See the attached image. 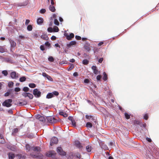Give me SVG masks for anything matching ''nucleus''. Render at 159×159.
Instances as JSON below:
<instances>
[{
    "label": "nucleus",
    "mask_w": 159,
    "mask_h": 159,
    "mask_svg": "<svg viewBox=\"0 0 159 159\" xmlns=\"http://www.w3.org/2000/svg\"><path fill=\"white\" fill-rule=\"evenodd\" d=\"M32 150L34 152L30 153V158H43V156L42 154L39 152L40 151V148L39 147H32Z\"/></svg>",
    "instance_id": "nucleus-1"
},
{
    "label": "nucleus",
    "mask_w": 159,
    "mask_h": 159,
    "mask_svg": "<svg viewBox=\"0 0 159 159\" xmlns=\"http://www.w3.org/2000/svg\"><path fill=\"white\" fill-rule=\"evenodd\" d=\"M56 153L54 151H50L46 154V155L48 157H52V159H59L55 157Z\"/></svg>",
    "instance_id": "nucleus-2"
},
{
    "label": "nucleus",
    "mask_w": 159,
    "mask_h": 159,
    "mask_svg": "<svg viewBox=\"0 0 159 159\" xmlns=\"http://www.w3.org/2000/svg\"><path fill=\"white\" fill-rule=\"evenodd\" d=\"M59 94L58 92L56 91H54L52 93H48L46 96V98H50L54 97V95L55 96H57Z\"/></svg>",
    "instance_id": "nucleus-3"
},
{
    "label": "nucleus",
    "mask_w": 159,
    "mask_h": 159,
    "mask_svg": "<svg viewBox=\"0 0 159 159\" xmlns=\"http://www.w3.org/2000/svg\"><path fill=\"white\" fill-rule=\"evenodd\" d=\"M12 100L11 99H8L5 100L2 103V105L7 107H9L11 106V103Z\"/></svg>",
    "instance_id": "nucleus-4"
},
{
    "label": "nucleus",
    "mask_w": 159,
    "mask_h": 159,
    "mask_svg": "<svg viewBox=\"0 0 159 159\" xmlns=\"http://www.w3.org/2000/svg\"><path fill=\"white\" fill-rule=\"evenodd\" d=\"M47 119L48 122L50 123H53L57 122V120L54 117L52 116L47 117Z\"/></svg>",
    "instance_id": "nucleus-5"
},
{
    "label": "nucleus",
    "mask_w": 159,
    "mask_h": 159,
    "mask_svg": "<svg viewBox=\"0 0 159 159\" xmlns=\"http://www.w3.org/2000/svg\"><path fill=\"white\" fill-rule=\"evenodd\" d=\"M41 92L37 89H35L33 91V94L36 97H39L41 95Z\"/></svg>",
    "instance_id": "nucleus-6"
},
{
    "label": "nucleus",
    "mask_w": 159,
    "mask_h": 159,
    "mask_svg": "<svg viewBox=\"0 0 159 159\" xmlns=\"http://www.w3.org/2000/svg\"><path fill=\"white\" fill-rule=\"evenodd\" d=\"M58 139L56 137H52L51 139L50 145L52 146L54 144H57L58 143Z\"/></svg>",
    "instance_id": "nucleus-7"
},
{
    "label": "nucleus",
    "mask_w": 159,
    "mask_h": 159,
    "mask_svg": "<svg viewBox=\"0 0 159 159\" xmlns=\"http://www.w3.org/2000/svg\"><path fill=\"white\" fill-rule=\"evenodd\" d=\"M57 152L60 155L64 156L66 155V153L63 151L61 147H58L57 148Z\"/></svg>",
    "instance_id": "nucleus-8"
},
{
    "label": "nucleus",
    "mask_w": 159,
    "mask_h": 159,
    "mask_svg": "<svg viewBox=\"0 0 159 159\" xmlns=\"http://www.w3.org/2000/svg\"><path fill=\"white\" fill-rule=\"evenodd\" d=\"M91 68L93 70V72L94 74L97 75L100 73V71H98L96 66H93Z\"/></svg>",
    "instance_id": "nucleus-9"
},
{
    "label": "nucleus",
    "mask_w": 159,
    "mask_h": 159,
    "mask_svg": "<svg viewBox=\"0 0 159 159\" xmlns=\"http://www.w3.org/2000/svg\"><path fill=\"white\" fill-rule=\"evenodd\" d=\"M36 118L39 119L40 121L43 122L45 121V117L39 115H37L36 116Z\"/></svg>",
    "instance_id": "nucleus-10"
},
{
    "label": "nucleus",
    "mask_w": 159,
    "mask_h": 159,
    "mask_svg": "<svg viewBox=\"0 0 159 159\" xmlns=\"http://www.w3.org/2000/svg\"><path fill=\"white\" fill-rule=\"evenodd\" d=\"M11 77L12 79H16L18 78V74H16L15 72H13L11 73Z\"/></svg>",
    "instance_id": "nucleus-11"
},
{
    "label": "nucleus",
    "mask_w": 159,
    "mask_h": 159,
    "mask_svg": "<svg viewBox=\"0 0 159 159\" xmlns=\"http://www.w3.org/2000/svg\"><path fill=\"white\" fill-rule=\"evenodd\" d=\"M65 36L66 37V39L69 40L71 39L74 36V34L73 33H71L69 35H68L67 34H65Z\"/></svg>",
    "instance_id": "nucleus-12"
},
{
    "label": "nucleus",
    "mask_w": 159,
    "mask_h": 159,
    "mask_svg": "<svg viewBox=\"0 0 159 159\" xmlns=\"http://www.w3.org/2000/svg\"><path fill=\"white\" fill-rule=\"evenodd\" d=\"M136 122L137 124L139 125L141 127H145L146 126V124L145 123H142V122L139 121H136Z\"/></svg>",
    "instance_id": "nucleus-13"
},
{
    "label": "nucleus",
    "mask_w": 159,
    "mask_h": 159,
    "mask_svg": "<svg viewBox=\"0 0 159 159\" xmlns=\"http://www.w3.org/2000/svg\"><path fill=\"white\" fill-rule=\"evenodd\" d=\"M5 140L3 138V137L2 134H0V143H5Z\"/></svg>",
    "instance_id": "nucleus-14"
},
{
    "label": "nucleus",
    "mask_w": 159,
    "mask_h": 159,
    "mask_svg": "<svg viewBox=\"0 0 159 159\" xmlns=\"http://www.w3.org/2000/svg\"><path fill=\"white\" fill-rule=\"evenodd\" d=\"M43 22V19L42 18H39L37 20V23L38 24H41Z\"/></svg>",
    "instance_id": "nucleus-15"
},
{
    "label": "nucleus",
    "mask_w": 159,
    "mask_h": 159,
    "mask_svg": "<svg viewBox=\"0 0 159 159\" xmlns=\"http://www.w3.org/2000/svg\"><path fill=\"white\" fill-rule=\"evenodd\" d=\"M9 158V159H13L15 156L12 153H10L8 154Z\"/></svg>",
    "instance_id": "nucleus-16"
},
{
    "label": "nucleus",
    "mask_w": 159,
    "mask_h": 159,
    "mask_svg": "<svg viewBox=\"0 0 159 159\" xmlns=\"http://www.w3.org/2000/svg\"><path fill=\"white\" fill-rule=\"evenodd\" d=\"M60 115L63 116L64 117H66L67 116V114L63 111H60L59 112Z\"/></svg>",
    "instance_id": "nucleus-17"
},
{
    "label": "nucleus",
    "mask_w": 159,
    "mask_h": 159,
    "mask_svg": "<svg viewBox=\"0 0 159 159\" xmlns=\"http://www.w3.org/2000/svg\"><path fill=\"white\" fill-rule=\"evenodd\" d=\"M49 9L52 12H54L55 10V7L52 5H50L49 6Z\"/></svg>",
    "instance_id": "nucleus-18"
},
{
    "label": "nucleus",
    "mask_w": 159,
    "mask_h": 159,
    "mask_svg": "<svg viewBox=\"0 0 159 159\" xmlns=\"http://www.w3.org/2000/svg\"><path fill=\"white\" fill-rule=\"evenodd\" d=\"M10 43H11V46L12 47H15L16 45V42H14L13 41H12V40L11 41H10Z\"/></svg>",
    "instance_id": "nucleus-19"
},
{
    "label": "nucleus",
    "mask_w": 159,
    "mask_h": 159,
    "mask_svg": "<svg viewBox=\"0 0 159 159\" xmlns=\"http://www.w3.org/2000/svg\"><path fill=\"white\" fill-rule=\"evenodd\" d=\"M59 30L58 27L56 26H55L53 28V32H58Z\"/></svg>",
    "instance_id": "nucleus-20"
},
{
    "label": "nucleus",
    "mask_w": 159,
    "mask_h": 159,
    "mask_svg": "<svg viewBox=\"0 0 159 159\" xmlns=\"http://www.w3.org/2000/svg\"><path fill=\"white\" fill-rule=\"evenodd\" d=\"M86 149L88 152H89L91 151L92 148L91 146L88 145L86 146Z\"/></svg>",
    "instance_id": "nucleus-21"
},
{
    "label": "nucleus",
    "mask_w": 159,
    "mask_h": 159,
    "mask_svg": "<svg viewBox=\"0 0 159 159\" xmlns=\"http://www.w3.org/2000/svg\"><path fill=\"white\" fill-rule=\"evenodd\" d=\"M86 126L87 128H91L92 127V124L89 122H88L86 124Z\"/></svg>",
    "instance_id": "nucleus-22"
},
{
    "label": "nucleus",
    "mask_w": 159,
    "mask_h": 159,
    "mask_svg": "<svg viewBox=\"0 0 159 159\" xmlns=\"http://www.w3.org/2000/svg\"><path fill=\"white\" fill-rule=\"evenodd\" d=\"M103 79L104 80L106 81L107 79V75L105 72H104L103 73Z\"/></svg>",
    "instance_id": "nucleus-23"
},
{
    "label": "nucleus",
    "mask_w": 159,
    "mask_h": 159,
    "mask_svg": "<svg viewBox=\"0 0 159 159\" xmlns=\"http://www.w3.org/2000/svg\"><path fill=\"white\" fill-rule=\"evenodd\" d=\"M26 78L25 76H23L20 78L19 80L20 82H23L25 81Z\"/></svg>",
    "instance_id": "nucleus-24"
},
{
    "label": "nucleus",
    "mask_w": 159,
    "mask_h": 159,
    "mask_svg": "<svg viewBox=\"0 0 159 159\" xmlns=\"http://www.w3.org/2000/svg\"><path fill=\"white\" fill-rule=\"evenodd\" d=\"M25 149L26 150L28 151H29L30 149V145L28 144H26L25 145Z\"/></svg>",
    "instance_id": "nucleus-25"
},
{
    "label": "nucleus",
    "mask_w": 159,
    "mask_h": 159,
    "mask_svg": "<svg viewBox=\"0 0 159 159\" xmlns=\"http://www.w3.org/2000/svg\"><path fill=\"white\" fill-rule=\"evenodd\" d=\"M6 52L5 49L2 47L0 46V52L3 53Z\"/></svg>",
    "instance_id": "nucleus-26"
},
{
    "label": "nucleus",
    "mask_w": 159,
    "mask_h": 159,
    "mask_svg": "<svg viewBox=\"0 0 159 159\" xmlns=\"http://www.w3.org/2000/svg\"><path fill=\"white\" fill-rule=\"evenodd\" d=\"M84 48L87 51H89L90 50V48L89 47V46L88 45H84Z\"/></svg>",
    "instance_id": "nucleus-27"
},
{
    "label": "nucleus",
    "mask_w": 159,
    "mask_h": 159,
    "mask_svg": "<svg viewBox=\"0 0 159 159\" xmlns=\"http://www.w3.org/2000/svg\"><path fill=\"white\" fill-rule=\"evenodd\" d=\"M29 86L31 88H34L36 87V85L34 83H31L29 84Z\"/></svg>",
    "instance_id": "nucleus-28"
},
{
    "label": "nucleus",
    "mask_w": 159,
    "mask_h": 159,
    "mask_svg": "<svg viewBox=\"0 0 159 159\" xmlns=\"http://www.w3.org/2000/svg\"><path fill=\"white\" fill-rule=\"evenodd\" d=\"M18 128L14 129L12 131V134H14L17 133L18 132Z\"/></svg>",
    "instance_id": "nucleus-29"
},
{
    "label": "nucleus",
    "mask_w": 159,
    "mask_h": 159,
    "mask_svg": "<svg viewBox=\"0 0 159 159\" xmlns=\"http://www.w3.org/2000/svg\"><path fill=\"white\" fill-rule=\"evenodd\" d=\"M8 148L13 151H15L16 149V148L14 146H9L8 147Z\"/></svg>",
    "instance_id": "nucleus-30"
},
{
    "label": "nucleus",
    "mask_w": 159,
    "mask_h": 159,
    "mask_svg": "<svg viewBox=\"0 0 159 159\" xmlns=\"http://www.w3.org/2000/svg\"><path fill=\"white\" fill-rule=\"evenodd\" d=\"M27 29L28 31H31L32 29V27L31 25H28L27 27Z\"/></svg>",
    "instance_id": "nucleus-31"
},
{
    "label": "nucleus",
    "mask_w": 159,
    "mask_h": 159,
    "mask_svg": "<svg viewBox=\"0 0 159 159\" xmlns=\"http://www.w3.org/2000/svg\"><path fill=\"white\" fill-rule=\"evenodd\" d=\"M70 66L68 68V70H71L72 69H73L74 68V65L73 64H70Z\"/></svg>",
    "instance_id": "nucleus-32"
},
{
    "label": "nucleus",
    "mask_w": 159,
    "mask_h": 159,
    "mask_svg": "<svg viewBox=\"0 0 159 159\" xmlns=\"http://www.w3.org/2000/svg\"><path fill=\"white\" fill-rule=\"evenodd\" d=\"M89 63V61L86 59H85L83 60V63L84 65H87Z\"/></svg>",
    "instance_id": "nucleus-33"
},
{
    "label": "nucleus",
    "mask_w": 159,
    "mask_h": 159,
    "mask_svg": "<svg viewBox=\"0 0 159 159\" xmlns=\"http://www.w3.org/2000/svg\"><path fill=\"white\" fill-rule=\"evenodd\" d=\"M14 83L12 82H10L8 83V86L9 87H12Z\"/></svg>",
    "instance_id": "nucleus-34"
},
{
    "label": "nucleus",
    "mask_w": 159,
    "mask_h": 159,
    "mask_svg": "<svg viewBox=\"0 0 159 159\" xmlns=\"http://www.w3.org/2000/svg\"><path fill=\"white\" fill-rule=\"evenodd\" d=\"M75 144L76 145V146L80 148L81 147V145H80V143L78 141H75Z\"/></svg>",
    "instance_id": "nucleus-35"
},
{
    "label": "nucleus",
    "mask_w": 159,
    "mask_h": 159,
    "mask_svg": "<svg viewBox=\"0 0 159 159\" xmlns=\"http://www.w3.org/2000/svg\"><path fill=\"white\" fill-rule=\"evenodd\" d=\"M71 122L72 123V126L74 127H76V122L74 120H71Z\"/></svg>",
    "instance_id": "nucleus-36"
},
{
    "label": "nucleus",
    "mask_w": 159,
    "mask_h": 159,
    "mask_svg": "<svg viewBox=\"0 0 159 159\" xmlns=\"http://www.w3.org/2000/svg\"><path fill=\"white\" fill-rule=\"evenodd\" d=\"M27 97H28L30 99H32L33 98V95L32 94L29 93H28Z\"/></svg>",
    "instance_id": "nucleus-37"
},
{
    "label": "nucleus",
    "mask_w": 159,
    "mask_h": 159,
    "mask_svg": "<svg viewBox=\"0 0 159 159\" xmlns=\"http://www.w3.org/2000/svg\"><path fill=\"white\" fill-rule=\"evenodd\" d=\"M2 73L4 75L6 76L8 74L7 72V70H5L2 71Z\"/></svg>",
    "instance_id": "nucleus-38"
},
{
    "label": "nucleus",
    "mask_w": 159,
    "mask_h": 159,
    "mask_svg": "<svg viewBox=\"0 0 159 159\" xmlns=\"http://www.w3.org/2000/svg\"><path fill=\"white\" fill-rule=\"evenodd\" d=\"M54 24L56 25H59V22L58 20L56 19H55L54 20Z\"/></svg>",
    "instance_id": "nucleus-39"
},
{
    "label": "nucleus",
    "mask_w": 159,
    "mask_h": 159,
    "mask_svg": "<svg viewBox=\"0 0 159 159\" xmlns=\"http://www.w3.org/2000/svg\"><path fill=\"white\" fill-rule=\"evenodd\" d=\"M45 12H46V10L44 9H42L39 11L40 13L41 14L44 13Z\"/></svg>",
    "instance_id": "nucleus-40"
},
{
    "label": "nucleus",
    "mask_w": 159,
    "mask_h": 159,
    "mask_svg": "<svg viewBox=\"0 0 159 159\" xmlns=\"http://www.w3.org/2000/svg\"><path fill=\"white\" fill-rule=\"evenodd\" d=\"M125 116L126 118L128 119L130 118V115H129L127 113H125Z\"/></svg>",
    "instance_id": "nucleus-41"
},
{
    "label": "nucleus",
    "mask_w": 159,
    "mask_h": 159,
    "mask_svg": "<svg viewBox=\"0 0 159 159\" xmlns=\"http://www.w3.org/2000/svg\"><path fill=\"white\" fill-rule=\"evenodd\" d=\"M48 32L51 33L53 32V28L52 27H49L48 29Z\"/></svg>",
    "instance_id": "nucleus-42"
},
{
    "label": "nucleus",
    "mask_w": 159,
    "mask_h": 159,
    "mask_svg": "<svg viewBox=\"0 0 159 159\" xmlns=\"http://www.w3.org/2000/svg\"><path fill=\"white\" fill-rule=\"evenodd\" d=\"M41 38L42 39H45L46 40V39H47V36L46 35H42L41 36Z\"/></svg>",
    "instance_id": "nucleus-43"
},
{
    "label": "nucleus",
    "mask_w": 159,
    "mask_h": 159,
    "mask_svg": "<svg viewBox=\"0 0 159 159\" xmlns=\"http://www.w3.org/2000/svg\"><path fill=\"white\" fill-rule=\"evenodd\" d=\"M29 90V88L27 87H25L23 89V90L25 92H27Z\"/></svg>",
    "instance_id": "nucleus-44"
},
{
    "label": "nucleus",
    "mask_w": 159,
    "mask_h": 159,
    "mask_svg": "<svg viewBox=\"0 0 159 159\" xmlns=\"http://www.w3.org/2000/svg\"><path fill=\"white\" fill-rule=\"evenodd\" d=\"M148 118V116L147 114H145L143 116V119L147 120Z\"/></svg>",
    "instance_id": "nucleus-45"
},
{
    "label": "nucleus",
    "mask_w": 159,
    "mask_h": 159,
    "mask_svg": "<svg viewBox=\"0 0 159 159\" xmlns=\"http://www.w3.org/2000/svg\"><path fill=\"white\" fill-rule=\"evenodd\" d=\"M45 45L46 46H47V47H49H49H50V43H49V42H46L45 43Z\"/></svg>",
    "instance_id": "nucleus-46"
},
{
    "label": "nucleus",
    "mask_w": 159,
    "mask_h": 159,
    "mask_svg": "<svg viewBox=\"0 0 159 159\" xmlns=\"http://www.w3.org/2000/svg\"><path fill=\"white\" fill-rule=\"evenodd\" d=\"M28 93L24 92L22 93V95L25 97H26L28 96Z\"/></svg>",
    "instance_id": "nucleus-47"
},
{
    "label": "nucleus",
    "mask_w": 159,
    "mask_h": 159,
    "mask_svg": "<svg viewBox=\"0 0 159 159\" xmlns=\"http://www.w3.org/2000/svg\"><path fill=\"white\" fill-rule=\"evenodd\" d=\"M48 60L50 61H54V59L53 57H48Z\"/></svg>",
    "instance_id": "nucleus-48"
},
{
    "label": "nucleus",
    "mask_w": 159,
    "mask_h": 159,
    "mask_svg": "<svg viewBox=\"0 0 159 159\" xmlns=\"http://www.w3.org/2000/svg\"><path fill=\"white\" fill-rule=\"evenodd\" d=\"M70 43V44H71V46L75 45L76 43V42L75 41H71Z\"/></svg>",
    "instance_id": "nucleus-49"
},
{
    "label": "nucleus",
    "mask_w": 159,
    "mask_h": 159,
    "mask_svg": "<svg viewBox=\"0 0 159 159\" xmlns=\"http://www.w3.org/2000/svg\"><path fill=\"white\" fill-rule=\"evenodd\" d=\"M101 78V76L100 75H98L96 77L98 81H99L100 80Z\"/></svg>",
    "instance_id": "nucleus-50"
},
{
    "label": "nucleus",
    "mask_w": 159,
    "mask_h": 159,
    "mask_svg": "<svg viewBox=\"0 0 159 159\" xmlns=\"http://www.w3.org/2000/svg\"><path fill=\"white\" fill-rule=\"evenodd\" d=\"M46 78L49 80L52 81V78L49 75H48Z\"/></svg>",
    "instance_id": "nucleus-51"
},
{
    "label": "nucleus",
    "mask_w": 159,
    "mask_h": 159,
    "mask_svg": "<svg viewBox=\"0 0 159 159\" xmlns=\"http://www.w3.org/2000/svg\"><path fill=\"white\" fill-rule=\"evenodd\" d=\"M40 49L42 51H43L45 50V48L44 46L41 45L40 47Z\"/></svg>",
    "instance_id": "nucleus-52"
},
{
    "label": "nucleus",
    "mask_w": 159,
    "mask_h": 159,
    "mask_svg": "<svg viewBox=\"0 0 159 159\" xmlns=\"http://www.w3.org/2000/svg\"><path fill=\"white\" fill-rule=\"evenodd\" d=\"M20 89L19 88H18V87L16 88L15 89V91L16 92H19V91H20Z\"/></svg>",
    "instance_id": "nucleus-53"
},
{
    "label": "nucleus",
    "mask_w": 159,
    "mask_h": 159,
    "mask_svg": "<svg viewBox=\"0 0 159 159\" xmlns=\"http://www.w3.org/2000/svg\"><path fill=\"white\" fill-rule=\"evenodd\" d=\"M48 75H47V74H46L45 73L43 72L42 73V75L43 76H44V77L46 78Z\"/></svg>",
    "instance_id": "nucleus-54"
},
{
    "label": "nucleus",
    "mask_w": 159,
    "mask_h": 159,
    "mask_svg": "<svg viewBox=\"0 0 159 159\" xmlns=\"http://www.w3.org/2000/svg\"><path fill=\"white\" fill-rule=\"evenodd\" d=\"M73 75L75 77H77L78 75V73L77 72H74L73 74Z\"/></svg>",
    "instance_id": "nucleus-55"
},
{
    "label": "nucleus",
    "mask_w": 159,
    "mask_h": 159,
    "mask_svg": "<svg viewBox=\"0 0 159 159\" xmlns=\"http://www.w3.org/2000/svg\"><path fill=\"white\" fill-rule=\"evenodd\" d=\"M75 38L77 40H80L81 39V38L80 36L77 35L75 36Z\"/></svg>",
    "instance_id": "nucleus-56"
},
{
    "label": "nucleus",
    "mask_w": 159,
    "mask_h": 159,
    "mask_svg": "<svg viewBox=\"0 0 159 159\" xmlns=\"http://www.w3.org/2000/svg\"><path fill=\"white\" fill-rule=\"evenodd\" d=\"M30 20H26V22H25V24L26 25H28V24L30 22Z\"/></svg>",
    "instance_id": "nucleus-57"
},
{
    "label": "nucleus",
    "mask_w": 159,
    "mask_h": 159,
    "mask_svg": "<svg viewBox=\"0 0 159 159\" xmlns=\"http://www.w3.org/2000/svg\"><path fill=\"white\" fill-rule=\"evenodd\" d=\"M146 139L149 142H150L152 141V140H151V139L149 138H148V137L146 138Z\"/></svg>",
    "instance_id": "nucleus-58"
},
{
    "label": "nucleus",
    "mask_w": 159,
    "mask_h": 159,
    "mask_svg": "<svg viewBox=\"0 0 159 159\" xmlns=\"http://www.w3.org/2000/svg\"><path fill=\"white\" fill-rule=\"evenodd\" d=\"M84 82L85 83H88L89 82V80L87 79H85L84 81Z\"/></svg>",
    "instance_id": "nucleus-59"
},
{
    "label": "nucleus",
    "mask_w": 159,
    "mask_h": 159,
    "mask_svg": "<svg viewBox=\"0 0 159 159\" xmlns=\"http://www.w3.org/2000/svg\"><path fill=\"white\" fill-rule=\"evenodd\" d=\"M10 94V93L9 92H7V93H6L5 94H4V96H8Z\"/></svg>",
    "instance_id": "nucleus-60"
},
{
    "label": "nucleus",
    "mask_w": 159,
    "mask_h": 159,
    "mask_svg": "<svg viewBox=\"0 0 159 159\" xmlns=\"http://www.w3.org/2000/svg\"><path fill=\"white\" fill-rule=\"evenodd\" d=\"M51 39L52 40H55L56 39V36H52L51 38Z\"/></svg>",
    "instance_id": "nucleus-61"
},
{
    "label": "nucleus",
    "mask_w": 159,
    "mask_h": 159,
    "mask_svg": "<svg viewBox=\"0 0 159 159\" xmlns=\"http://www.w3.org/2000/svg\"><path fill=\"white\" fill-rule=\"evenodd\" d=\"M103 60V58H100L98 60V62L101 63Z\"/></svg>",
    "instance_id": "nucleus-62"
},
{
    "label": "nucleus",
    "mask_w": 159,
    "mask_h": 159,
    "mask_svg": "<svg viewBox=\"0 0 159 159\" xmlns=\"http://www.w3.org/2000/svg\"><path fill=\"white\" fill-rule=\"evenodd\" d=\"M20 104H21V105H25L27 104V102H25L24 103L23 102H20Z\"/></svg>",
    "instance_id": "nucleus-63"
},
{
    "label": "nucleus",
    "mask_w": 159,
    "mask_h": 159,
    "mask_svg": "<svg viewBox=\"0 0 159 159\" xmlns=\"http://www.w3.org/2000/svg\"><path fill=\"white\" fill-rule=\"evenodd\" d=\"M66 45L67 47L69 48H70L71 46V44H70V43H67Z\"/></svg>",
    "instance_id": "nucleus-64"
}]
</instances>
